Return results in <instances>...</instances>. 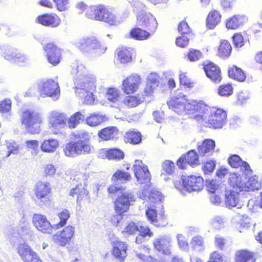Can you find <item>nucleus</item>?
<instances>
[{"label":"nucleus","instance_id":"obj_1","mask_svg":"<svg viewBox=\"0 0 262 262\" xmlns=\"http://www.w3.org/2000/svg\"><path fill=\"white\" fill-rule=\"evenodd\" d=\"M174 185L178 190L182 193L186 192L198 191L202 189L204 187V180L201 177L190 176L180 178L174 182Z\"/></svg>","mask_w":262,"mask_h":262},{"label":"nucleus","instance_id":"obj_2","mask_svg":"<svg viewBox=\"0 0 262 262\" xmlns=\"http://www.w3.org/2000/svg\"><path fill=\"white\" fill-rule=\"evenodd\" d=\"M75 46L83 53H95L98 55L103 54L107 49L104 45L101 44L93 36L81 37L75 43Z\"/></svg>","mask_w":262,"mask_h":262},{"label":"nucleus","instance_id":"obj_3","mask_svg":"<svg viewBox=\"0 0 262 262\" xmlns=\"http://www.w3.org/2000/svg\"><path fill=\"white\" fill-rule=\"evenodd\" d=\"M21 124L26 130L31 134H37L40 132L42 118L40 113L30 110L24 111L20 117Z\"/></svg>","mask_w":262,"mask_h":262},{"label":"nucleus","instance_id":"obj_4","mask_svg":"<svg viewBox=\"0 0 262 262\" xmlns=\"http://www.w3.org/2000/svg\"><path fill=\"white\" fill-rule=\"evenodd\" d=\"M92 148V146L88 142L81 140H72L64 145L63 151L66 156L74 158L90 154Z\"/></svg>","mask_w":262,"mask_h":262},{"label":"nucleus","instance_id":"obj_5","mask_svg":"<svg viewBox=\"0 0 262 262\" xmlns=\"http://www.w3.org/2000/svg\"><path fill=\"white\" fill-rule=\"evenodd\" d=\"M0 55L6 60L20 66L28 64L30 61L28 55L16 52V49L7 44L0 45Z\"/></svg>","mask_w":262,"mask_h":262},{"label":"nucleus","instance_id":"obj_6","mask_svg":"<svg viewBox=\"0 0 262 262\" xmlns=\"http://www.w3.org/2000/svg\"><path fill=\"white\" fill-rule=\"evenodd\" d=\"M136 201V197L134 194L130 192L122 193L118 196L114 202V208L116 212L118 213L114 216L116 220V225L121 220L120 214L126 212L130 205H132Z\"/></svg>","mask_w":262,"mask_h":262},{"label":"nucleus","instance_id":"obj_7","mask_svg":"<svg viewBox=\"0 0 262 262\" xmlns=\"http://www.w3.org/2000/svg\"><path fill=\"white\" fill-rule=\"evenodd\" d=\"M67 121L66 115L61 112L52 111L49 114V127L54 135H57L67 127Z\"/></svg>","mask_w":262,"mask_h":262},{"label":"nucleus","instance_id":"obj_8","mask_svg":"<svg viewBox=\"0 0 262 262\" xmlns=\"http://www.w3.org/2000/svg\"><path fill=\"white\" fill-rule=\"evenodd\" d=\"M96 79L92 78L91 81L84 83L82 81H78L76 85V93L79 97L83 99V102L87 104H91L95 100L93 91L96 88Z\"/></svg>","mask_w":262,"mask_h":262},{"label":"nucleus","instance_id":"obj_9","mask_svg":"<svg viewBox=\"0 0 262 262\" xmlns=\"http://www.w3.org/2000/svg\"><path fill=\"white\" fill-rule=\"evenodd\" d=\"M133 170L138 183L144 184L143 189L148 188L150 187L151 176L147 165L142 161L137 160L133 165Z\"/></svg>","mask_w":262,"mask_h":262},{"label":"nucleus","instance_id":"obj_10","mask_svg":"<svg viewBox=\"0 0 262 262\" xmlns=\"http://www.w3.org/2000/svg\"><path fill=\"white\" fill-rule=\"evenodd\" d=\"M38 89L41 96L50 97L53 99H57L60 95V88L58 83L53 79H50L40 81Z\"/></svg>","mask_w":262,"mask_h":262},{"label":"nucleus","instance_id":"obj_11","mask_svg":"<svg viewBox=\"0 0 262 262\" xmlns=\"http://www.w3.org/2000/svg\"><path fill=\"white\" fill-rule=\"evenodd\" d=\"M71 73L75 76V83L78 85V81H82L84 83L91 81L94 76L89 72L86 66L80 62H75L72 63Z\"/></svg>","mask_w":262,"mask_h":262},{"label":"nucleus","instance_id":"obj_12","mask_svg":"<svg viewBox=\"0 0 262 262\" xmlns=\"http://www.w3.org/2000/svg\"><path fill=\"white\" fill-rule=\"evenodd\" d=\"M51 187L47 182H39L34 188V194L36 202L40 206L48 205L50 204V193Z\"/></svg>","mask_w":262,"mask_h":262},{"label":"nucleus","instance_id":"obj_13","mask_svg":"<svg viewBox=\"0 0 262 262\" xmlns=\"http://www.w3.org/2000/svg\"><path fill=\"white\" fill-rule=\"evenodd\" d=\"M137 23L139 26L146 28L151 33L155 32L158 26L157 21L154 16L150 13L144 11L138 13Z\"/></svg>","mask_w":262,"mask_h":262},{"label":"nucleus","instance_id":"obj_14","mask_svg":"<svg viewBox=\"0 0 262 262\" xmlns=\"http://www.w3.org/2000/svg\"><path fill=\"white\" fill-rule=\"evenodd\" d=\"M227 114L222 109H212L208 115V123L214 128H221L226 123Z\"/></svg>","mask_w":262,"mask_h":262},{"label":"nucleus","instance_id":"obj_15","mask_svg":"<svg viewBox=\"0 0 262 262\" xmlns=\"http://www.w3.org/2000/svg\"><path fill=\"white\" fill-rule=\"evenodd\" d=\"M172 239L168 235H159L155 238L153 242L154 248L159 252L169 255L171 250Z\"/></svg>","mask_w":262,"mask_h":262},{"label":"nucleus","instance_id":"obj_16","mask_svg":"<svg viewBox=\"0 0 262 262\" xmlns=\"http://www.w3.org/2000/svg\"><path fill=\"white\" fill-rule=\"evenodd\" d=\"M17 250L24 262H42L36 252L27 244H19Z\"/></svg>","mask_w":262,"mask_h":262},{"label":"nucleus","instance_id":"obj_17","mask_svg":"<svg viewBox=\"0 0 262 262\" xmlns=\"http://www.w3.org/2000/svg\"><path fill=\"white\" fill-rule=\"evenodd\" d=\"M75 234V228L71 226H68L62 231L56 233L52 236L54 242L57 244L64 246L69 243Z\"/></svg>","mask_w":262,"mask_h":262},{"label":"nucleus","instance_id":"obj_18","mask_svg":"<svg viewBox=\"0 0 262 262\" xmlns=\"http://www.w3.org/2000/svg\"><path fill=\"white\" fill-rule=\"evenodd\" d=\"M33 223L37 230L42 233L52 234L54 227L47 217L39 214H35L33 216Z\"/></svg>","mask_w":262,"mask_h":262},{"label":"nucleus","instance_id":"obj_19","mask_svg":"<svg viewBox=\"0 0 262 262\" xmlns=\"http://www.w3.org/2000/svg\"><path fill=\"white\" fill-rule=\"evenodd\" d=\"M141 83V79L137 74L130 75L122 82V90L127 94L136 92Z\"/></svg>","mask_w":262,"mask_h":262},{"label":"nucleus","instance_id":"obj_20","mask_svg":"<svg viewBox=\"0 0 262 262\" xmlns=\"http://www.w3.org/2000/svg\"><path fill=\"white\" fill-rule=\"evenodd\" d=\"M86 176L84 173H80L77 175L76 179H79L82 178L83 182L77 184L76 187L72 188L70 191V195L73 197L77 196V203L88 194V191L85 188L86 186Z\"/></svg>","mask_w":262,"mask_h":262},{"label":"nucleus","instance_id":"obj_21","mask_svg":"<svg viewBox=\"0 0 262 262\" xmlns=\"http://www.w3.org/2000/svg\"><path fill=\"white\" fill-rule=\"evenodd\" d=\"M45 51L47 55L49 63L56 66L58 65L61 58V51L60 48L52 43H48L45 47Z\"/></svg>","mask_w":262,"mask_h":262},{"label":"nucleus","instance_id":"obj_22","mask_svg":"<svg viewBox=\"0 0 262 262\" xmlns=\"http://www.w3.org/2000/svg\"><path fill=\"white\" fill-rule=\"evenodd\" d=\"M186 102V96L182 93H179L176 96H172L168 101L167 105L170 109L181 114L184 113V103Z\"/></svg>","mask_w":262,"mask_h":262},{"label":"nucleus","instance_id":"obj_23","mask_svg":"<svg viewBox=\"0 0 262 262\" xmlns=\"http://www.w3.org/2000/svg\"><path fill=\"white\" fill-rule=\"evenodd\" d=\"M146 215L148 221L155 226H164L167 224L166 217L163 211H161L158 214L155 209L150 208L146 211Z\"/></svg>","mask_w":262,"mask_h":262},{"label":"nucleus","instance_id":"obj_24","mask_svg":"<svg viewBox=\"0 0 262 262\" xmlns=\"http://www.w3.org/2000/svg\"><path fill=\"white\" fill-rule=\"evenodd\" d=\"M150 187L142 189L141 191L138 193V196L143 200L149 201L152 203H156L158 202H162L163 198L161 196V193L156 190H150Z\"/></svg>","mask_w":262,"mask_h":262},{"label":"nucleus","instance_id":"obj_25","mask_svg":"<svg viewBox=\"0 0 262 262\" xmlns=\"http://www.w3.org/2000/svg\"><path fill=\"white\" fill-rule=\"evenodd\" d=\"M187 163L192 166L199 165V157L194 150L189 151L186 155L181 157L177 161V165L181 169L185 168Z\"/></svg>","mask_w":262,"mask_h":262},{"label":"nucleus","instance_id":"obj_26","mask_svg":"<svg viewBox=\"0 0 262 262\" xmlns=\"http://www.w3.org/2000/svg\"><path fill=\"white\" fill-rule=\"evenodd\" d=\"M204 69L207 77L214 82H219L222 79L220 68L213 62L204 66Z\"/></svg>","mask_w":262,"mask_h":262},{"label":"nucleus","instance_id":"obj_27","mask_svg":"<svg viewBox=\"0 0 262 262\" xmlns=\"http://www.w3.org/2000/svg\"><path fill=\"white\" fill-rule=\"evenodd\" d=\"M37 21L43 26L56 28L59 25L60 18L55 14L47 13L38 16Z\"/></svg>","mask_w":262,"mask_h":262},{"label":"nucleus","instance_id":"obj_28","mask_svg":"<svg viewBox=\"0 0 262 262\" xmlns=\"http://www.w3.org/2000/svg\"><path fill=\"white\" fill-rule=\"evenodd\" d=\"M126 244L121 241H116L113 243V255L119 261L123 262L126 256Z\"/></svg>","mask_w":262,"mask_h":262},{"label":"nucleus","instance_id":"obj_29","mask_svg":"<svg viewBox=\"0 0 262 262\" xmlns=\"http://www.w3.org/2000/svg\"><path fill=\"white\" fill-rule=\"evenodd\" d=\"M228 162L232 167L238 168L240 167L247 176L251 174L252 170L248 163L243 161L238 155H233L231 156L228 159Z\"/></svg>","mask_w":262,"mask_h":262},{"label":"nucleus","instance_id":"obj_30","mask_svg":"<svg viewBox=\"0 0 262 262\" xmlns=\"http://www.w3.org/2000/svg\"><path fill=\"white\" fill-rule=\"evenodd\" d=\"M248 20L247 17L242 15H234L226 20V26L228 29H236L242 27Z\"/></svg>","mask_w":262,"mask_h":262},{"label":"nucleus","instance_id":"obj_31","mask_svg":"<svg viewBox=\"0 0 262 262\" xmlns=\"http://www.w3.org/2000/svg\"><path fill=\"white\" fill-rule=\"evenodd\" d=\"M59 145V142L57 139L49 138L42 141L40 145V149L44 152L53 153L57 150Z\"/></svg>","mask_w":262,"mask_h":262},{"label":"nucleus","instance_id":"obj_32","mask_svg":"<svg viewBox=\"0 0 262 262\" xmlns=\"http://www.w3.org/2000/svg\"><path fill=\"white\" fill-rule=\"evenodd\" d=\"M205 105L202 102H198L195 100H187V102L184 103V112L186 113H194L196 112H200L205 108Z\"/></svg>","mask_w":262,"mask_h":262},{"label":"nucleus","instance_id":"obj_33","mask_svg":"<svg viewBox=\"0 0 262 262\" xmlns=\"http://www.w3.org/2000/svg\"><path fill=\"white\" fill-rule=\"evenodd\" d=\"M215 142L211 139L205 140L201 145L198 146V151L200 155L208 156L214 151Z\"/></svg>","mask_w":262,"mask_h":262},{"label":"nucleus","instance_id":"obj_34","mask_svg":"<svg viewBox=\"0 0 262 262\" xmlns=\"http://www.w3.org/2000/svg\"><path fill=\"white\" fill-rule=\"evenodd\" d=\"M104 6H91L87 9L85 16L90 19L99 20L101 18V14L103 12Z\"/></svg>","mask_w":262,"mask_h":262},{"label":"nucleus","instance_id":"obj_35","mask_svg":"<svg viewBox=\"0 0 262 262\" xmlns=\"http://www.w3.org/2000/svg\"><path fill=\"white\" fill-rule=\"evenodd\" d=\"M239 194L232 190H227L225 193V205L228 208H233L238 205Z\"/></svg>","mask_w":262,"mask_h":262},{"label":"nucleus","instance_id":"obj_36","mask_svg":"<svg viewBox=\"0 0 262 262\" xmlns=\"http://www.w3.org/2000/svg\"><path fill=\"white\" fill-rule=\"evenodd\" d=\"M229 183L231 186L239 191H244L245 182L243 180L239 174L235 173L230 174L229 177Z\"/></svg>","mask_w":262,"mask_h":262},{"label":"nucleus","instance_id":"obj_37","mask_svg":"<svg viewBox=\"0 0 262 262\" xmlns=\"http://www.w3.org/2000/svg\"><path fill=\"white\" fill-rule=\"evenodd\" d=\"M118 134L116 127H107L101 129L98 133V136L103 140H110L113 139Z\"/></svg>","mask_w":262,"mask_h":262},{"label":"nucleus","instance_id":"obj_38","mask_svg":"<svg viewBox=\"0 0 262 262\" xmlns=\"http://www.w3.org/2000/svg\"><path fill=\"white\" fill-rule=\"evenodd\" d=\"M221 20V15L220 13L216 10L212 11L209 13L207 16V27L210 29H212L220 23Z\"/></svg>","mask_w":262,"mask_h":262},{"label":"nucleus","instance_id":"obj_39","mask_svg":"<svg viewBox=\"0 0 262 262\" xmlns=\"http://www.w3.org/2000/svg\"><path fill=\"white\" fill-rule=\"evenodd\" d=\"M85 119V116L82 112H77L72 115L67 121V124L69 128H76L78 124Z\"/></svg>","mask_w":262,"mask_h":262},{"label":"nucleus","instance_id":"obj_40","mask_svg":"<svg viewBox=\"0 0 262 262\" xmlns=\"http://www.w3.org/2000/svg\"><path fill=\"white\" fill-rule=\"evenodd\" d=\"M130 179V175L128 172L121 170L116 171L112 177L113 183L120 184L126 182Z\"/></svg>","mask_w":262,"mask_h":262},{"label":"nucleus","instance_id":"obj_41","mask_svg":"<svg viewBox=\"0 0 262 262\" xmlns=\"http://www.w3.org/2000/svg\"><path fill=\"white\" fill-rule=\"evenodd\" d=\"M228 74L230 77L233 78L239 81H243L246 78L244 71L235 66H233L229 69Z\"/></svg>","mask_w":262,"mask_h":262},{"label":"nucleus","instance_id":"obj_42","mask_svg":"<svg viewBox=\"0 0 262 262\" xmlns=\"http://www.w3.org/2000/svg\"><path fill=\"white\" fill-rule=\"evenodd\" d=\"M244 187L245 191H254L259 189L261 187V184L258 181V177L254 176L249 178V180L245 182Z\"/></svg>","mask_w":262,"mask_h":262},{"label":"nucleus","instance_id":"obj_43","mask_svg":"<svg viewBox=\"0 0 262 262\" xmlns=\"http://www.w3.org/2000/svg\"><path fill=\"white\" fill-rule=\"evenodd\" d=\"M102 153L109 160H120L124 157V153L121 150L117 148L108 150L103 149Z\"/></svg>","mask_w":262,"mask_h":262},{"label":"nucleus","instance_id":"obj_44","mask_svg":"<svg viewBox=\"0 0 262 262\" xmlns=\"http://www.w3.org/2000/svg\"><path fill=\"white\" fill-rule=\"evenodd\" d=\"M232 51V47L229 41L222 40L219 48V55L222 58H227L229 56Z\"/></svg>","mask_w":262,"mask_h":262},{"label":"nucleus","instance_id":"obj_45","mask_svg":"<svg viewBox=\"0 0 262 262\" xmlns=\"http://www.w3.org/2000/svg\"><path fill=\"white\" fill-rule=\"evenodd\" d=\"M105 117L99 114H93L85 118L86 124L91 126H96L105 120Z\"/></svg>","mask_w":262,"mask_h":262},{"label":"nucleus","instance_id":"obj_46","mask_svg":"<svg viewBox=\"0 0 262 262\" xmlns=\"http://www.w3.org/2000/svg\"><path fill=\"white\" fill-rule=\"evenodd\" d=\"M118 50V57L121 63H125L132 60L131 52L129 49L122 47Z\"/></svg>","mask_w":262,"mask_h":262},{"label":"nucleus","instance_id":"obj_47","mask_svg":"<svg viewBox=\"0 0 262 262\" xmlns=\"http://www.w3.org/2000/svg\"><path fill=\"white\" fill-rule=\"evenodd\" d=\"M125 139L126 142L133 144H137L141 141V135L138 132L129 130L125 135Z\"/></svg>","mask_w":262,"mask_h":262},{"label":"nucleus","instance_id":"obj_48","mask_svg":"<svg viewBox=\"0 0 262 262\" xmlns=\"http://www.w3.org/2000/svg\"><path fill=\"white\" fill-rule=\"evenodd\" d=\"M131 37L136 40H144L147 39L150 33L140 28H135L130 32Z\"/></svg>","mask_w":262,"mask_h":262},{"label":"nucleus","instance_id":"obj_49","mask_svg":"<svg viewBox=\"0 0 262 262\" xmlns=\"http://www.w3.org/2000/svg\"><path fill=\"white\" fill-rule=\"evenodd\" d=\"M190 246L195 251H201L204 249V242L203 238L201 236L193 237L190 241Z\"/></svg>","mask_w":262,"mask_h":262},{"label":"nucleus","instance_id":"obj_50","mask_svg":"<svg viewBox=\"0 0 262 262\" xmlns=\"http://www.w3.org/2000/svg\"><path fill=\"white\" fill-rule=\"evenodd\" d=\"M142 102L140 98L136 96H128L125 97L123 103L128 107H134L138 106Z\"/></svg>","mask_w":262,"mask_h":262},{"label":"nucleus","instance_id":"obj_51","mask_svg":"<svg viewBox=\"0 0 262 262\" xmlns=\"http://www.w3.org/2000/svg\"><path fill=\"white\" fill-rule=\"evenodd\" d=\"M103 11L101 14L102 18H100V21H103L112 25H115L117 23L115 15L108 11L105 7Z\"/></svg>","mask_w":262,"mask_h":262},{"label":"nucleus","instance_id":"obj_52","mask_svg":"<svg viewBox=\"0 0 262 262\" xmlns=\"http://www.w3.org/2000/svg\"><path fill=\"white\" fill-rule=\"evenodd\" d=\"M253 257L252 253L247 250H242L237 252L236 254V262H248Z\"/></svg>","mask_w":262,"mask_h":262},{"label":"nucleus","instance_id":"obj_53","mask_svg":"<svg viewBox=\"0 0 262 262\" xmlns=\"http://www.w3.org/2000/svg\"><path fill=\"white\" fill-rule=\"evenodd\" d=\"M106 98L110 102L115 103L119 99L120 92L115 88H109L105 95Z\"/></svg>","mask_w":262,"mask_h":262},{"label":"nucleus","instance_id":"obj_54","mask_svg":"<svg viewBox=\"0 0 262 262\" xmlns=\"http://www.w3.org/2000/svg\"><path fill=\"white\" fill-rule=\"evenodd\" d=\"M6 145L8 150L7 157H9L11 154L17 155L19 153V146L14 141H7Z\"/></svg>","mask_w":262,"mask_h":262},{"label":"nucleus","instance_id":"obj_55","mask_svg":"<svg viewBox=\"0 0 262 262\" xmlns=\"http://www.w3.org/2000/svg\"><path fill=\"white\" fill-rule=\"evenodd\" d=\"M92 134L82 129L73 134L74 138L73 140H81L85 142H89L91 138Z\"/></svg>","mask_w":262,"mask_h":262},{"label":"nucleus","instance_id":"obj_56","mask_svg":"<svg viewBox=\"0 0 262 262\" xmlns=\"http://www.w3.org/2000/svg\"><path fill=\"white\" fill-rule=\"evenodd\" d=\"M58 217L60 219V222L58 224L55 225L56 229L62 227L66 224L67 221L70 217L69 211L67 209L63 210L58 213Z\"/></svg>","mask_w":262,"mask_h":262},{"label":"nucleus","instance_id":"obj_57","mask_svg":"<svg viewBox=\"0 0 262 262\" xmlns=\"http://www.w3.org/2000/svg\"><path fill=\"white\" fill-rule=\"evenodd\" d=\"M226 220L223 217L217 215L214 216L211 221V226L215 229H221L224 226Z\"/></svg>","mask_w":262,"mask_h":262},{"label":"nucleus","instance_id":"obj_58","mask_svg":"<svg viewBox=\"0 0 262 262\" xmlns=\"http://www.w3.org/2000/svg\"><path fill=\"white\" fill-rule=\"evenodd\" d=\"M206 187L209 192L211 193L217 194L220 192V183L216 180H212L206 182Z\"/></svg>","mask_w":262,"mask_h":262},{"label":"nucleus","instance_id":"obj_59","mask_svg":"<svg viewBox=\"0 0 262 262\" xmlns=\"http://www.w3.org/2000/svg\"><path fill=\"white\" fill-rule=\"evenodd\" d=\"M177 239L179 248L183 251H188L189 249V246L187 238L183 235L178 234Z\"/></svg>","mask_w":262,"mask_h":262},{"label":"nucleus","instance_id":"obj_60","mask_svg":"<svg viewBox=\"0 0 262 262\" xmlns=\"http://www.w3.org/2000/svg\"><path fill=\"white\" fill-rule=\"evenodd\" d=\"M12 102L9 99H6L2 101L0 103V112L2 114H11Z\"/></svg>","mask_w":262,"mask_h":262},{"label":"nucleus","instance_id":"obj_61","mask_svg":"<svg viewBox=\"0 0 262 262\" xmlns=\"http://www.w3.org/2000/svg\"><path fill=\"white\" fill-rule=\"evenodd\" d=\"M233 93V88L231 84L221 85L218 89V93L222 96H229Z\"/></svg>","mask_w":262,"mask_h":262},{"label":"nucleus","instance_id":"obj_62","mask_svg":"<svg viewBox=\"0 0 262 262\" xmlns=\"http://www.w3.org/2000/svg\"><path fill=\"white\" fill-rule=\"evenodd\" d=\"M162 170L165 173L170 175L174 172V163L170 160H166L162 163Z\"/></svg>","mask_w":262,"mask_h":262},{"label":"nucleus","instance_id":"obj_63","mask_svg":"<svg viewBox=\"0 0 262 262\" xmlns=\"http://www.w3.org/2000/svg\"><path fill=\"white\" fill-rule=\"evenodd\" d=\"M28 150H32V153L36 154L38 151L39 142L36 140H27L25 142Z\"/></svg>","mask_w":262,"mask_h":262},{"label":"nucleus","instance_id":"obj_64","mask_svg":"<svg viewBox=\"0 0 262 262\" xmlns=\"http://www.w3.org/2000/svg\"><path fill=\"white\" fill-rule=\"evenodd\" d=\"M54 2L59 11L67 10L69 8V0H54Z\"/></svg>","mask_w":262,"mask_h":262}]
</instances>
